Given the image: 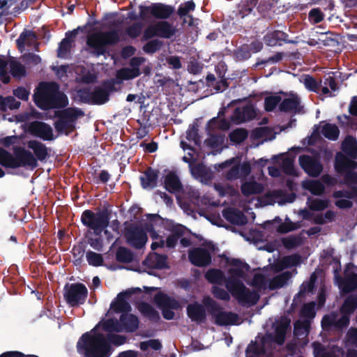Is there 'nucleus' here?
I'll return each mask as SVG.
<instances>
[{"instance_id": "57", "label": "nucleus", "mask_w": 357, "mask_h": 357, "mask_svg": "<svg viewBox=\"0 0 357 357\" xmlns=\"http://www.w3.org/2000/svg\"><path fill=\"white\" fill-rule=\"evenodd\" d=\"M117 259L121 261H128L132 257L130 252L123 248H120L116 253Z\"/></svg>"}, {"instance_id": "48", "label": "nucleus", "mask_w": 357, "mask_h": 357, "mask_svg": "<svg viewBox=\"0 0 357 357\" xmlns=\"http://www.w3.org/2000/svg\"><path fill=\"white\" fill-rule=\"evenodd\" d=\"M10 71L14 77H21L25 74L24 68L17 61L12 60L10 62Z\"/></svg>"}, {"instance_id": "12", "label": "nucleus", "mask_w": 357, "mask_h": 357, "mask_svg": "<svg viewBox=\"0 0 357 357\" xmlns=\"http://www.w3.org/2000/svg\"><path fill=\"white\" fill-rule=\"evenodd\" d=\"M87 289L82 284H72L65 287L64 297L70 305L83 303L87 296Z\"/></svg>"}, {"instance_id": "38", "label": "nucleus", "mask_w": 357, "mask_h": 357, "mask_svg": "<svg viewBox=\"0 0 357 357\" xmlns=\"http://www.w3.org/2000/svg\"><path fill=\"white\" fill-rule=\"evenodd\" d=\"M28 147L34 151V153L39 160L44 159L47 155V150L45 146L37 141H30Z\"/></svg>"}, {"instance_id": "17", "label": "nucleus", "mask_w": 357, "mask_h": 357, "mask_svg": "<svg viewBox=\"0 0 357 357\" xmlns=\"http://www.w3.org/2000/svg\"><path fill=\"white\" fill-rule=\"evenodd\" d=\"M299 164L303 169L310 176H318L322 170V166L319 161L317 158L308 155L301 156L299 158Z\"/></svg>"}, {"instance_id": "13", "label": "nucleus", "mask_w": 357, "mask_h": 357, "mask_svg": "<svg viewBox=\"0 0 357 357\" xmlns=\"http://www.w3.org/2000/svg\"><path fill=\"white\" fill-rule=\"evenodd\" d=\"M154 300L166 319H172L174 317L173 310L180 307V304L177 301L162 294L155 295Z\"/></svg>"}, {"instance_id": "47", "label": "nucleus", "mask_w": 357, "mask_h": 357, "mask_svg": "<svg viewBox=\"0 0 357 357\" xmlns=\"http://www.w3.org/2000/svg\"><path fill=\"white\" fill-rule=\"evenodd\" d=\"M71 43L72 40L68 37H66L61 42L58 49L59 57L63 58L68 55L69 50L71 47Z\"/></svg>"}, {"instance_id": "31", "label": "nucleus", "mask_w": 357, "mask_h": 357, "mask_svg": "<svg viewBox=\"0 0 357 357\" xmlns=\"http://www.w3.org/2000/svg\"><path fill=\"white\" fill-rule=\"evenodd\" d=\"M188 315L192 320L200 321L204 318V310L202 305L195 303L190 304L187 308Z\"/></svg>"}, {"instance_id": "58", "label": "nucleus", "mask_w": 357, "mask_h": 357, "mask_svg": "<svg viewBox=\"0 0 357 357\" xmlns=\"http://www.w3.org/2000/svg\"><path fill=\"white\" fill-rule=\"evenodd\" d=\"M266 340L264 338L263 340H261L260 343L262 344L263 348L259 349L257 347H256L255 345H250L247 350V356L248 357H250V354H259L260 353L263 352L264 348L266 346Z\"/></svg>"}, {"instance_id": "25", "label": "nucleus", "mask_w": 357, "mask_h": 357, "mask_svg": "<svg viewBox=\"0 0 357 357\" xmlns=\"http://www.w3.org/2000/svg\"><path fill=\"white\" fill-rule=\"evenodd\" d=\"M356 192L352 191H336L334 192L333 196L337 199L335 205L341 208H347L351 206L352 203L350 199L353 198Z\"/></svg>"}, {"instance_id": "41", "label": "nucleus", "mask_w": 357, "mask_h": 357, "mask_svg": "<svg viewBox=\"0 0 357 357\" xmlns=\"http://www.w3.org/2000/svg\"><path fill=\"white\" fill-rule=\"evenodd\" d=\"M0 105L1 109L3 111H6L7 109H17L20 105V102L11 96L7 98L0 96Z\"/></svg>"}, {"instance_id": "15", "label": "nucleus", "mask_w": 357, "mask_h": 357, "mask_svg": "<svg viewBox=\"0 0 357 357\" xmlns=\"http://www.w3.org/2000/svg\"><path fill=\"white\" fill-rule=\"evenodd\" d=\"M172 13L173 8L172 7L160 3L139 7V16L143 20H146L149 14L156 18L166 19Z\"/></svg>"}, {"instance_id": "54", "label": "nucleus", "mask_w": 357, "mask_h": 357, "mask_svg": "<svg viewBox=\"0 0 357 357\" xmlns=\"http://www.w3.org/2000/svg\"><path fill=\"white\" fill-rule=\"evenodd\" d=\"M151 237L153 240L151 244V249L155 250L158 247H163L165 245L164 241L160 238L159 235L153 229H151L149 230Z\"/></svg>"}, {"instance_id": "6", "label": "nucleus", "mask_w": 357, "mask_h": 357, "mask_svg": "<svg viewBox=\"0 0 357 357\" xmlns=\"http://www.w3.org/2000/svg\"><path fill=\"white\" fill-rule=\"evenodd\" d=\"M82 221L84 225L88 226L93 231L96 236L101 234L102 231L107 240L111 238L107 229H106L109 220L105 213L100 212L94 213L90 211H85L82 215Z\"/></svg>"}, {"instance_id": "11", "label": "nucleus", "mask_w": 357, "mask_h": 357, "mask_svg": "<svg viewBox=\"0 0 357 357\" xmlns=\"http://www.w3.org/2000/svg\"><path fill=\"white\" fill-rule=\"evenodd\" d=\"M176 32L174 26L165 21H160L149 24L145 29L144 37L146 39L159 36L161 38H170Z\"/></svg>"}, {"instance_id": "42", "label": "nucleus", "mask_w": 357, "mask_h": 357, "mask_svg": "<svg viewBox=\"0 0 357 357\" xmlns=\"http://www.w3.org/2000/svg\"><path fill=\"white\" fill-rule=\"evenodd\" d=\"M339 287L344 291H349L357 287V275L353 274L347 276L344 281L342 282Z\"/></svg>"}, {"instance_id": "35", "label": "nucleus", "mask_w": 357, "mask_h": 357, "mask_svg": "<svg viewBox=\"0 0 357 357\" xmlns=\"http://www.w3.org/2000/svg\"><path fill=\"white\" fill-rule=\"evenodd\" d=\"M302 186L316 195H321L324 191V186L319 181L305 180L302 182Z\"/></svg>"}, {"instance_id": "37", "label": "nucleus", "mask_w": 357, "mask_h": 357, "mask_svg": "<svg viewBox=\"0 0 357 357\" xmlns=\"http://www.w3.org/2000/svg\"><path fill=\"white\" fill-rule=\"evenodd\" d=\"M36 39V34L30 31L23 32L19 38L17 39V45L20 49L24 47L25 45L31 46L34 45Z\"/></svg>"}, {"instance_id": "53", "label": "nucleus", "mask_w": 357, "mask_h": 357, "mask_svg": "<svg viewBox=\"0 0 357 357\" xmlns=\"http://www.w3.org/2000/svg\"><path fill=\"white\" fill-rule=\"evenodd\" d=\"M303 84L308 90L319 92V86L314 79L310 76H305L303 79Z\"/></svg>"}, {"instance_id": "63", "label": "nucleus", "mask_w": 357, "mask_h": 357, "mask_svg": "<svg viewBox=\"0 0 357 357\" xmlns=\"http://www.w3.org/2000/svg\"><path fill=\"white\" fill-rule=\"evenodd\" d=\"M109 340L115 345H121L126 342V338L122 335H112L109 336Z\"/></svg>"}, {"instance_id": "14", "label": "nucleus", "mask_w": 357, "mask_h": 357, "mask_svg": "<svg viewBox=\"0 0 357 357\" xmlns=\"http://www.w3.org/2000/svg\"><path fill=\"white\" fill-rule=\"evenodd\" d=\"M294 199L293 195H285L281 190L268 192L264 196L257 199L256 206H264L271 205L275 203L282 205L286 203L292 202Z\"/></svg>"}, {"instance_id": "62", "label": "nucleus", "mask_w": 357, "mask_h": 357, "mask_svg": "<svg viewBox=\"0 0 357 357\" xmlns=\"http://www.w3.org/2000/svg\"><path fill=\"white\" fill-rule=\"evenodd\" d=\"M258 0H246V5L243 6L240 10L243 15H245L247 12H250L252 8L257 5Z\"/></svg>"}, {"instance_id": "49", "label": "nucleus", "mask_w": 357, "mask_h": 357, "mask_svg": "<svg viewBox=\"0 0 357 357\" xmlns=\"http://www.w3.org/2000/svg\"><path fill=\"white\" fill-rule=\"evenodd\" d=\"M281 98L278 96H271L265 98L264 108L266 111L271 112L278 105Z\"/></svg>"}, {"instance_id": "56", "label": "nucleus", "mask_w": 357, "mask_h": 357, "mask_svg": "<svg viewBox=\"0 0 357 357\" xmlns=\"http://www.w3.org/2000/svg\"><path fill=\"white\" fill-rule=\"evenodd\" d=\"M324 15L318 8L312 9L309 13V19L314 23H318L323 20Z\"/></svg>"}, {"instance_id": "10", "label": "nucleus", "mask_w": 357, "mask_h": 357, "mask_svg": "<svg viewBox=\"0 0 357 357\" xmlns=\"http://www.w3.org/2000/svg\"><path fill=\"white\" fill-rule=\"evenodd\" d=\"M314 303L305 304L301 310V318L294 325V333L296 336L305 335L308 333L310 319L315 316Z\"/></svg>"}, {"instance_id": "16", "label": "nucleus", "mask_w": 357, "mask_h": 357, "mask_svg": "<svg viewBox=\"0 0 357 357\" xmlns=\"http://www.w3.org/2000/svg\"><path fill=\"white\" fill-rule=\"evenodd\" d=\"M144 61L142 58H132L130 61V66L123 68L116 72V79L123 81L134 79L140 74L139 66Z\"/></svg>"}, {"instance_id": "52", "label": "nucleus", "mask_w": 357, "mask_h": 357, "mask_svg": "<svg viewBox=\"0 0 357 357\" xmlns=\"http://www.w3.org/2000/svg\"><path fill=\"white\" fill-rule=\"evenodd\" d=\"M247 137V132L243 129H237L230 134L232 142L240 143Z\"/></svg>"}, {"instance_id": "19", "label": "nucleus", "mask_w": 357, "mask_h": 357, "mask_svg": "<svg viewBox=\"0 0 357 357\" xmlns=\"http://www.w3.org/2000/svg\"><path fill=\"white\" fill-rule=\"evenodd\" d=\"M15 167L20 166L33 168L37 165V161L33 155L29 151L19 149L15 151Z\"/></svg>"}, {"instance_id": "9", "label": "nucleus", "mask_w": 357, "mask_h": 357, "mask_svg": "<svg viewBox=\"0 0 357 357\" xmlns=\"http://www.w3.org/2000/svg\"><path fill=\"white\" fill-rule=\"evenodd\" d=\"M203 303L214 316L216 324L222 326L238 324V318L236 314L220 311L211 298L205 297Z\"/></svg>"}, {"instance_id": "26", "label": "nucleus", "mask_w": 357, "mask_h": 357, "mask_svg": "<svg viewBox=\"0 0 357 357\" xmlns=\"http://www.w3.org/2000/svg\"><path fill=\"white\" fill-rule=\"evenodd\" d=\"M264 190L262 183H257L255 181L250 179L245 181L241 185V192L245 196H250L261 192Z\"/></svg>"}, {"instance_id": "59", "label": "nucleus", "mask_w": 357, "mask_h": 357, "mask_svg": "<svg viewBox=\"0 0 357 357\" xmlns=\"http://www.w3.org/2000/svg\"><path fill=\"white\" fill-rule=\"evenodd\" d=\"M313 348L314 357H330L319 343L314 342L313 344Z\"/></svg>"}, {"instance_id": "46", "label": "nucleus", "mask_w": 357, "mask_h": 357, "mask_svg": "<svg viewBox=\"0 0 357 357\" xmlns=\"http://www.w3.org/2000/svg\"><path fill=\"white\" fill-rule=\"evenodd\" d=\"M206 278L211 283L220 284L223 280V274L219 270L213 269L206 273Z\"/></svg>"}, {"instance_id": "40", "label": "nucleus", "mask_w": 357, "mask_h": 357, "mask_svg": "<svg viewBox=\"0 0 357 357\" xmlns=\"http://www.w3.org/2000/svg\"><path fill=\"white\" fill-rule=\"evenodd\" d=\"M307 206L312 211H322L328 207V201L327 199L310 198L307 200Z\"/></svg>"}, {"instance_id": "5", "label": "nucleus", "mask_w": 357, "mask_h": 357, "mask_svg": "<svg viewBox=\"0 0 357 357\" xmlns=\"http://www.w3.org/2000/svg\"><path fill=\"white\" fill-rule=\"evenodd\" d=\"M357 307V297L350 296L345 300L340 311V317L335 314L325 316L321 321L322 326L327 328L334 326L336 328H342L349 324V316Z\"/></svg>"}, {"instance_id": "44", "label": "nucleus", "mask_w": 357, "mask_h": 357, "mask_svg": "<svg viewBox=\"0 0 357 357\" xmlns=\"http://www.w3.org/2000/svg\"><path fill=\"white\" fill-rule=\"evenodd\" d=\"M86 257L88 263L91 266H98L102 264L103 259L100 254L89 251L86 252Z\"/></svg>"}, {"instance_id": "30", "label": "nucleus", "mask_w": 357, "mask_h": 357, "mask_svg": "<svg viewBox=\"0 0 357 357\" xmlns=\"http://www.w3.org/2000/svg\"><path fill=\"white\" fill-rule=\"evenodd\" d=\"M275 159L277 160V163L282 166L283 170L288 174H295V169L294 168L293 162L294 158L289 155L282 154Z\"/></svg>"}, {"instance_id": "61", "label": "nucleus", "mask_w": 357, "mask_h": 357, "mask_svg": "<svg viewBox=\"0 0 357 357\" xmlns=\"http://www.w3.org/2000/svg\"><path fill=\"white\" fill-rule=\"evenodd\" d=\"M14 95L22 100H28L29 91L23 87H19L14 91Z\"/></svg>"}, {"instance_id": "34", "label": "nucleus", "mask_w": 357, "mask_h": 357, "mask_svg": "<svg viewBox=\"0 0 357 357\" xmlns=\"http://www.w3.org/2000/svg\"><path fill=\"white\" fill-rule=\"evenodd\" d=\"M158 176L155 171L149 169L141 176V182L144 188L151 189L156 185Z\"/></svg>"}, {"instance_id": "36", "label": "nucleus", "mask_w": 357, "mask_h": 357, "mask_svg": "<svg viewBox=\"0 0 357 357\" xmlns=\"http://www.w3.org/2000/svg\"><path fill=\"white\" fill-rule=\"evenodd\" d=\"M165 186L168 191L176 192L180 189L181 183L174 174L169 173L165 180Z\"/></svg>"}, {"instance_id": "27", "label": "nucleus", "mask_w": 357, "mask_h": 357, "mask_svg": "<svg viewBox=\"0 0 357 357\" xmlns=\"http://www.w3.org/2000/svg\"><path fill=\"white\" fill-rule=\"evenodd\" d=\"M144 263L147 266L153 268H163L167 266L166 257L155 252L150 254Z\"/></svg>"}, {"instance_id": "28", "label": "nucleus", "mask_w": 357, "mask_h": 357, "mask_svg": "<svg viewBox=\"0 0 357 357\" xmlns=\"http://www.w3.org/2000/svg\"><path fill=\"white\" fill-rule=\"evenodd\" d=\"M224 216L227 220L236 225H243L247 222L245 215L240 211L234 208L224 211Z\"/></svg>"}, {"instance_id": "21", "label": "nucleus", "mask_w": 357, "mask_h": 357, "mask_svg": "<svg viewBox=\"0 0 357 357\" xmlns=\"http://www.w3.org/2000/svg\"><path fill=\"white\" fill-rule=\"evenodd\" d=\"M29 130L33 135L44 139L53 138L52 129L46 123L38 121L33 122L31 124Z\"/></svg>"}, {"instance_id": "3", "label": "nucleus", "mask_w": 357, "mask_h": 357, "mask_svg": "<svg viewBox=\"0 0 357 357\" xmlns=\"http://www.w3.org/2000/svg\"><path fill=\"white\" fill-rule=\"evenodd\" d=\"M342 150L351 159L338 153L336 155L335 168L338 172L345 174V180L348 184H357V174L351 172L356 166V162L353 160L357 158L356 139L347 137L342 144Z\"/></svg>"}, {"instance_id": "64", "label": "nucleus", "mask_w": 357, "mask_h": 357, "mask_svg": "<svg viewBox=\"0 0 357 357\" xmlns=\"http://www.w3.org/2000/svg\"><path fill=\"white\" fill-rule=\"evenodd\" d=\"M65 114L69 118L70 121H73L78 116L82 115V113L79 110L75 109H68L65 111Z\"/></svg>"}, {"instance_id": "24", "label": "nucleus", "mask_w": 357, "mask_h": 357, "mask_svg": "<svg viewBox=\"0 0 357 357\" xmlns=\"http://www.w3.org/2000/svg\"><path fill=\"white\" fill-rule=\"evenodd\" d=\"M219 167L222 169H227V178L228 179H236L240 178V164L237 158H232L227 160L220 165Z\"/></svg>"}, {"instance_id": "1", "label": "nucleus", "mask_w": 357, "mask_h": 357, "mask_svg": "<svg viewBox=\"0 0 357 357\" xmlns=\"http://www.w3.org/2000/svg\"><path fill=\"white\" fill-rule=\"evenodd\" d=\"M120 321L119 324L116 320L108 319L100 322L89 333L82 336L77 342L78 351L86 357H109L111 351L105 338L107 333L123 330L133 331L139 324L137 317L128 313H123Z\"/></svg>"}, {"instance_id": "33", "label": "nucleus", "mask_w": 357, "mask_h": 357, "mask_svg": "<svg viewBox=\"0 0 357 357\" xmlns=\"http://www.w3.org/2000/svg\"><path fill=\"white\" fill-rule=\"evenodd\" d=\"M195 5L192 1H188L182 4L178 9V14L181 17H183V22L188 25H192V18L188 15L190 11L195 9Z\"/></svg>"}, {"instance_id": "29", "label": "nucleus", "mask_w": 357, "mask_h": 357, "mask_svg": "<svg viewBox=\"0 0 357 357\" xmlns=\"http://www.w3.org/2000/svg\"><path fill=\"white\" fill-rule=\"evenodd\" d=\"M301 262V257L298 255H292L284 257L278 261L273 266L275 271L278 272L284 268L295 266Z\"/></svg>"}, {"instance_id": "32", "label": "nucleus", "mask_w": 357, "mask_h": 357, "mask_svg": "<svg viewBox=\"0 0 357 357\" xmlns=\"http://www.w3.org/2000/svg\"><path fill=\"white\" fill-rule=\"evenodd\" d=\"M299 98L295 94L284 99L280 105V109L285 112H296L299 110Z\"/></svg>"}, {"instance_id": "51", "label": "nucleus", "mask_w": 357, "mask_h": 357, "mask_svg": "<svg viewBox=\"0 0 357 357\" xmlns=\"http://www.w3.org/2000/svg\"><path fill=\"white\" fill-rule=\"evenodd\" d=\"M243 116L242 119L240 120V121L250 120L255 118L257 116V112L255 106H253L252 105H249L244 107L243 110Z\"/></svg>"}, {"instance_id": "2", "label": "nucleus", "mask_w": 357, "mask_h": 357, "mask_svg": "<svg viewBox=\"0 0 357 357\" xmlns=\"http://www.w3.org/2000/svg\"><path fill=\"white\" fill-rule=\"evenodd\" d=\"M248 266L236 259H228V277L226 287L238 302L243 305H254L259 298L256 291H250L243 284L246 279Z\"/></svg>"}, {"instance_id": "50", "label": "nucleus", "mask_w": 357, "mask_h": 357, "mask_svg": "<svg viewBox=\"0 0 357 357\" xmlns=\"http://www.w3.org/2000/svg\"><path fill=\"white\" fill-rule=\"evenodd\" d=\"M92 99L97 104H102L107 100V93L103 89H96L92 93Z\"/></svg>"}, {"instance_id": "55", "label": "nucleus", "mask_w": 357, "mask_h": 357, "mask_svg": "<svg viewBox=\"0 0 357 357\" xmlns=\"http://www.w3.org/2000/svg\"><path fill=\"white\" fill-rule=\"evenodd\" d=\"M7 62L2 57H0V79L4 82L8 83L10 80L9 76L6 73Z\"/></svg>"}, {"instance_id": "4", "label": "nucleus", "mask_w": 357, "mask_h": 357, "mask_svg": "<svg viewBox=\"0 0 357 357\" xmlns=\"http://www.w3.org/2000/svg\"><path fill=\"white\" fill-rule=\"evenodd\" d=\"M36 104L43 109L61 107L67 105V97L59 91L55 83H42L34 94Z\"/></svg>"}, {"instance_id": "8", "label": "nucleus", "mask_w": 357, "mask_h": 357, "mask_svg": "<svg viewBox=\"0 0 357 357\" xmlns=\"http://www.w3.org/2000/svg\"><path fill=\"white\" fill-rule=\"evenodd\" d=\"M117 40L116 32L95 33L88 37L87 45L95 54L100 55L104 53L106 45L114 43Z\"/></svg>"}, {"instance_id": "22", "label": "nucleus", "mask_w": 357, "mask_h": 357, "mask_svg": "<svg viewBox=\"0 0 357 357\" xmlns=\"http://www.w3.org/2000/svg\"><path fill=\"white\" fill-rule=\"evenodd\" d=\"M189 259L193 264L198 266H206L211 261L209 252L202 248H197L190 251Z\"/></svg>"}, {"instance_id": "18", "label": "nucleus", "mask_w": 357, "mask_h": 357, "mask_svg": "<svg viewBox=\"0 0 357 357\" xmlns=\"http://www.w3.org/2000/svg\"><path fill=\"white\" fill-rule=\"evenodd\" d=\"M137 291H139V289H128L125 292L119 294L116 301L111 304L110 310L127 313L130 310V307L126 301V298Z\"/></svg>"}, {"instance_id": "20", "label": "nucleus", "mask_w": 357, "mask_h": 357, "mask_svg": "<svg viewBox=\"0 0 357 357\" xmlns=\"http://www.w3.org/2000/svg\"><path fill=\"white\" fill-rule=\"evenodd\" d=\"M126 236L128 242L137 248L144 246L147 241L146 234L139 228L130 229Z\"/></svg>"}, {"instance_id": "60", "label": "nucleus", "mask_w": 357, "mask_h": 357, "mask_svg": "<svg viewBox=\"0 0 357 357\" xmlns=\"http://www.w3.org/2000/svg\"><path fill=\"white\" fill-rule=\"evenodd\" d=\"M213 294L218 298L225 301L229 299V294L225 290L220 289L219 287H214L213 289Z\"/></svg>"}, {"instance_id": "7", "label": "nucleus", "mask_w": 357, "mask_h": 357, "mask_svg": "<svg viewBox=\"0 0 357 357\" xmlns=\"http://www.w3.org/2000/svg\"><path fill=\"white\" fill-rule=\"evenodd\" d=\"M290 277V273L287 271L271 280L269 276L266 275L264 271L255 275L252 284L253 287L258 289L269 288L274 289L282 287Z\"/></svg>"}, {"instance_id": "39", "label": "nucleus", "mask_w": 357, "mask_h": 357, "mask_svg": "<svg viewBox=\"0 0 357 357\" xmlns=\"http://www.w3.org/2000/svg\"><path fill=\"white\" fill-rule=\"evenodd\" d=\"M323 135H324L326 138L335 140L339 135V130L335 125L326 123L321 128V130Z\"/></svg>"}, {"instance_id": "45", "label": "nucleus", "mask_w": 357, "mask_h": 357, "mask_svg": "<svg viewBox=\"0 0 357 357\" xmlns=\"http://www.w3.org/2000/svg\"><path fill=\"white\" fill-rule=\"evenodd\" d=\"M138 309L143 314L151 319L158 317L157 312L149 304L141 303L138 305Z\"/></svg>"}, {"instance_id": "23", "label": "nucleus", "mask_w": 357, "mask_h": 357, "mask_svg": "<svg viewBox=\"0 0 357 357\" xmlns=\"http://www.w3.org/2000/svg\"><path fill=\"white\" fill-rule=\"evenodd\" d=\"M289 324L290 319L287 317H282L275 323L273 326L275 328V335L273 339L278 344L284 342L285 333Z\"/></svg>"}, {"instance_id": "43", "label": "nucleus", "mask_w": 357, "mask_h": 357, "mask_svg": "<svg viewBox=\"0 0 357 357\" xmlns=\"http://www.w3.org/2000/svg\"><path fill=\"white\" fill-rule=\"evenodd\" d=\"M0 164L8 167H15L16 165L15 158L2 149H0Z\"/></svg>"}]
</instances>
